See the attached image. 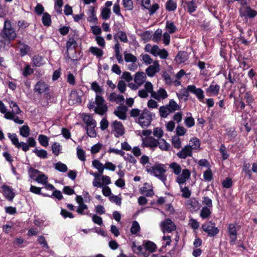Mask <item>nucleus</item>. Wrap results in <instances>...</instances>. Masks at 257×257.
Returning a JSON list of instances; mask_svg holds the SVG:
<instances>
[{
	"label": "nucleus",
	"instance_id": "obj_43",
	"mask_svg": "<svg viewBox=\"0 0 257 257\" xmlns=\"http://www.w3.org/2000/svg\"><path fill=\"white\" fill-rule=\"evenodd\" d=\"M19 48L22 56L26 55L30 50V47L25 44L20 43Z\"/></svg>",
	"mask_w": 257,
	"mask_h": 257
},
{
	"label": "nucleus",
	"instance_id": "obj_1",
	"mask_svg": "<svg viewBox=\"0 0 257 257\" xmlns=\"http://www.w3.org/2000/svg\"><path fill=\"white\" fill-rule=\"evenodd\" d=\"M169 168L171 172L177 176L175 181L179 185H183L190 178L191 172L188 169H182L178 163L173 162L169 164Z\"/></svg>",
	"mask_w": 257,
	"mask_h": 257
},
{
	"label": "nucleus",
	"instance_id": "obj_5",
	"mask_svg": "<svg viewBox=\"0 0 257 257\" xmlns=\"http://www.w3.org/2000/svg\"><path fill=\"white\" fill-rule=\"evenodd\" d=\"M103 98L99 94H96L95 103L96 106L94 108V111L100 115H103L108 110L107 106L104 103Z\"/></svg>",
	"mask_w": 257,
	"mask_h": 257
},
{
	"label": "nucleus",
	"instance_id": "obj_61",
	"mask_svg": "<svg viewBox=\"0 0 257 257\" xmlns=\"http://www.w3.org/2000/svg\"><path fill=\"white\" fill-rule=\"evenodd\" d=\"M162 31L161 29L157 30L154 33L153 37V41L155 42H158L162 37Z\"/></svg>",
	"mask_w": 257,
	"mask_h": 257
},
{
	"label": "nucleus",
	"instance_id": "obj_44",
	"mask_svg": "<svg viewBox=\"0 0 257 257\" xmlns=\"http://www.w3.org/2000/svg\"><path fill=\"white\" fill-rule=\"evenodd\" d=\"M30 128L27 125H24L20 128V134L24 138L28 137L30 135Z\"/></svg>",
	"mask_w": 257,
	"mask_h": 257
},
{
	"label": "nucleus",
	"instance_id": "obj_58",
	"mask_svg": "<svg viewBox=\"0 0 257 257\" xmlns=\"http://www.w3.org/2000/svg\"><path fill=\"white\" fill-rule=\"evenodd\" d=\"M185 60V55L183 52H179L175 57V61L179 64L184 62Z\"/></svg>",
	"mask_w": 257,
	"mask_h": 257
},
{
	"label": "nucleus",
	"instance_id": "obj_33",
	"mask_svg": "<svg viewBox=\"0 0 257 257\" xmlns=\"http://www.w3.org/2000/svg\"><path fill=\"white\" fill-rule=\"evenodd\" d=\"M167 106L169 109L170 110L171 113H173L176 110L180 109V106L174 99H171L168 104L165 105Z\"/></svg>",
	"mask_w": 257,
	"mask_h": 257
},
{
	"label": "nucleus",
	"instance_id": "obj_4",
	"mask_svg": "<svg viewBox=\"0 0 257 257\" xmlns=\"http://www.w3.org/2000/svg\"><path fill=\"white\" fill-rule=\"evenodd\" d=\"M153 114L147 109L143 110L138 118V123L142 127L149 126L152 120Z\"/></svg>",
	"mask_w": 257,
	"mask_h": 257
},
{
	"label": "nucleus",
	"instance_id": "obj_54",
	"mask_svg": "<svg viewBox=\"0 0 257 257\" xmlns=\"http://www.w3.org/2000/svg\"><path fill=\"white\" fill-rule=\"evenodd\" d=\"M35 181L38 183L45 185L48 182V177L44 174H39Z\"/></svg>",
	"mask_w": 257,
	"mask_h": 257
},
{
	"label": "nucleus",
	"instance_id": "obj_20",
	"mask_svg": "<svg viewBox=\"0 0 257 257\" xmlns=\"http://www.w3.org/2000/svg\"><path fill=\"white\" fill-rule=\"evenodd\" d=\"M168 97L167 91L164 88H160L157 91H154L152 94V97L160 101Z\"/></svg>",
	"mask_w": 257,
	"mask_h": 257
},
{
	"label": "nucleus",
	"instance_id": "obj_11",
	"mask_svg": "<svg viewBox=\"0 0 257 257\" xmlns=\"http://www.w3.org/2000/svg\"><path fill=\"white\" fill-rule=\"evenodd\" d=\"M162 231L164 232H171L176 228L175 224L170 218H167L160 223Z\"/></svg>",
	"mask_w": 257,
	"mask_h": 257
},
{
	"label": "nucleus",
	"instance_id": "obj_30",
	"mask_svg": "<svg viewBox=\"0 0 257 257\" xmlns=\"http://www.w3.org/2000/svg\"><path fill=\"white\" fill-rule=\"evenodd\" d=\"M83 120L87 126H93V127H96V121L90 115L85 114L83 117Z\"/></svg>",
	"mask_w": 257,
	"mask_h": 257
},
{
	"label": "nucleus",
	"instance_id": "obj_35",
	"mask_svg": "<svg viewBox=\"0 0 257 257\" xmlns=\"http://www.w3.org/2000/svg\"><path fill=\"white\" fill-rule=\"evenodd\" d=\"M167 106L163 105L160 107L159 109V114L162 118H166L168 115L171 113L170 110Z\"/></svg>",
	"mask_w": 257,
	"mask_h": 257
},
{
	"label": "nucleus",
	"instance_id": "obj_17",
	"mask_svg": "<svg viewBox=\"0 0 257 257\" xmlns=\"http://www.w3.org/2000/svg\"><path fill=\"white\" fill-rule=\"evenodd\" d=\"M187 90L195 94L200 101L204 99V92L200 88H197L194 85H190L187 86Z\"/></svg>",
	"mask_w": 257,
	"mask_h": 257
},
{
	"label": "nucleus",
	"instance_id": "obj_52",
	"mask_svg": "<svg viewBox=\"0 0 257 257\" xmlns=\"http://www.w3.org/2000/svg\"><path fill=\"white\" fill-rule=\"evenodd\" d=\"M132 249L134 251L135 253H136L137 254H143L144 253V247L143 246L141 245H137L136 243L134 242L133 243L132 246Z\"/></svg>",
	"mask_w": 257,
	"mask_h": 257
},
{
	"label": "nucleus",
	"instance_id": "obj_28",
	"mask_svg": "<svg viewBox=\"0 0 257 257\" xmlns=\"http://www.w3.org/2000/svg\"><path fill=\"white\" fill-rule=\"evenodd\" d=\"M185 4L186 6L187 10L189 13H192L196 10L197 5L195 0L185 2Z\"/></svg>",
	"mask_w": 257,
	"mask_h": 257
},
{
	"label": "nucleus",
	"instance_id": "obj_59",
	"mask_svg": "<svg viewBox=\"0 0 257 257\" xmlns=\"http://www.w3.org/2000/svg\"><path fill=\"white\" fill-rule=\"evenodd\" d=\"M55 168L61 172H65L67 170V166L65 164L62 163L61 162L57 163L55 165Z\"/></svg>",
	"mask_w": 257,
	"mask_h": 257
},
{
	"label": "nucleus",
	"instance_id": "obj_23",
	"mask_svg": "<svg viewBox=\"0 0 257 257\" xmlns=\"http://www.w3.org/2000/svg\"><path fill=\"white\" fill-rule=\"evenodd\" d=\"M144 146L151 149L156 148L158 146L159 140L153 137H149L143 141Z\"/></svg>",
	"mask_w": 257,
	"mask_h": 257
},
{
	"label": "nucleus",
	"instance_id": "obj_47",
	"mask_svg": "<svg viewBox=\"0 0 257 257\" xmlns=\"http://www.w3.org/2000/svg\"><path fill=\"white\" fill-rule=\"evenodd\" d=\"M166 29L169 34H173L176 32L177 29L176 26L172 22L167 21L166 24Z\"/></svg>",
	"mask_w": 257,
	"mask_h": 257
},
{
	"label": "nucleus",
	"instance_id": "obj_27",
	"mask_svg": "<svg viewBox=\"0 0 257 257\" xmlns=\"http://www.w3.org/2000/svg\"><path fill=\"white\" fill-rule=\"evenodd\" d=\"M87 15L88 16L87 18L88 21L94 24L96 23L97 19L95 15V11L94 7H90L89 8L87 12Z\"/></svg>",
	"mask_w": 257,
	"mask_h": 257
},
{
	"label": "nucleus",
	"instance_id": "obj_39",
	"mask_svg": "<svg viewBox=\"0 0 257 257\" xmlns=\"http://www.w3.org/2000/svg\"><path fill=\"white\" fill-rule=\"evenodd\" d=\"M92 166L96 168L101 174L103 173L104 169V165H103L98 160H94L92 161Z\"/></svg>",
	"mask_w": 257,
	"mask_h": 257
},
{
	"label": "nucleus",
	"instance_id": "obj_53",
	"mask_svg": "<svg viewBox=\"0 0 257 257\" xmlns=\"http://www.w3.org/2000/svg\"><path fill=\"white\" fill-rule=\"evenodd\" d=\"M172 143L174 147L176 149H179L181 148V141L178 136H174L172 137Z\"/></svg>",
	"mask_w": 257,
	"mask_h": 257
},
{
	"label": "nucleus",
	"instance_id": "obj_26",
	"mask_svg": "<svg viewBox=\"0 0 257 257\" xmlns=\"http://www.w3.org/2000/svg\"><path fill=\"white\" fill-rule=\"evenodd\" d=\"M220 86L218 84H214L213 82L207 89L206 93L210 96H216L219 93Z\"/></svg>",
	"mask_w": 257,
	"mask_h": 257
},
{
	"label": "nucleus",
	"instance_id": "obj_38",
	"mask_svg": "<svg viewBox=\"0 0 257 257\" xmlns=\"http://www.w3.org/2000/svg\"><path fill=\"white\" fill-rule=\"evenodd\" d=\"M118 38L121 42L126 43L128 41V39L126 33L124 32L119 31L117 32V34L114 36L115 40Z\"/></svg>",
	"mask_w": 257,
	"mask_h": 257
},
{
	"label": "nucleus",
	"instance_id": "obj_12",
	"mask_svg": "<svg viewBox=\"0 0 257 257\" xmlns=\"http://www.w3.org/2000/svg\"><path fill=\"white\" fill-rule=\"evenodd\" d=\"M227 232L229 237L230 244L231 245L235 244L237 234L235 225L233 223L229 224Z\"/></svg>",
	"mask_w": 257,
	"mask_h": 257
},
{
	"label": "nucleus",
	"instance_id": "obj_34",
	"mask_svg": "<svg viewBox=\"0 0 257 257\" xmlns=\"http://www.w3.org/2000/svg\"><path fill=\"white\" fill-rule=\"evenodd\" d=\"M146 51L150 52L155 56H157L161 49L157 45H154L153 47H151L150 44H148L146 47Z\"/></svg>",
	"mask_w": 257,
	"mask_h": 257
},
{
	"label": "nucleus",
	"instance_id": "obj_55",
	"mask_svg": "<svg viewBox=\"0 0 257 257\" xmlns=\"http://www.w3.org/2000/svg\"><path fill=\"white\" fill-rule=\"evenodd\" d=\"M140 230V226L139 223L137 221H134L131 228V232L132 234H137Z\"/></svg>",
	"mask_w": 257,
	"mask_h": 257
},
{
	"label": "nucleus",
	"instance_id": "obj_22",
	"mask_svg": "<svg viewBox=\"0 0 257 257\" xmlns=\"http://www.w3.org/2000/svg\"><path fill=\"white\" fill-rule=\"evenodd\" d=\"M108 100L111 102H115L117 104H122L124 102V98L122 95L112 92L108 97Z\"/></svg>",
	"mask_w": 257,
	"mask_h": 257
},
{
	"label": "nucleus",
	"instance_id": "obj_29",
	"mask_svg": "<svg viewBox=\"0 0 257 257\" xmlns=\"http://www.w3.org/2000/svg\"><path fill=\"white\" fill-rule=\"evenodd\" d=\"M89 51L98 59L101 58L103 55V50L97 47H90Z\"/></svg>",
	"mask_w": 257,
	"mask_h": 257
},
{
	"label": "nucleus",
	"instance_id": "obj_21",
	"mask_svg": "<svg viewBox=\"0 0 257 257\" xmlns=\"http://www.w3.org/2000/svg\"><path fill=\"white\" fill-rule=\"evenodd\" d=\"M192 155V151L187 145L177 153V157L180 159H186L188 157H191Z\"/></svg>",
	"mask_w": 257,
	"mask_h": 257
},
{
	"label": "nucleus",
	"instance_id": "obj_6",
	"mask_svg": "<svg viewBox=\"0 0 257 257\" xmlns=\"http://www.w3.org/2000/svg\"><path fill=\"white\" fill-rule=\"evenodd\" d=\"M12 109V111H8L6 115H5L4 117L7 119L14 120L16 123L23 124L24 122V120L19 119L18 116H16V114H20L22 112L19 106L17 105Z\"/></svg>",
	"mask_w": 257,
	"mask_h": 257
},
{
	"label": "nucleus",
	"instance_id": "obj_14",
	"mask_svg": "<svg viewBox=\"0 0 257 257\" xmlns=\"http://www.w3.org/2000/svg\"><path fill=\"white\" fill-rule=\"evenodd\" d=\"M34 90L38 94L48 93L49 91V86L44 81H39L34 86Z\"/></svg>",
	"mask_w": 257,
	"mask_h": 257
},
{
	"label": "nucleus",
	"instance_id": "obj_10",
	"mask_svg": "<svg viewBox=\"0 0 257 257\" xmlns=\"http://www.w3.org/2000/svg\"><path fill=\"white\" fill-rule=\"evenodd\" d=\"M153 85L151 82L147 81L144 85V88L138 91V96L142 98H145L148 97L149 93L152 94L154 92Z\"/></svg>",
	"mask_w": 257,
	"mask_h": 257
},
{
	"label": "nucleus",
	"instance_id": "obj_50",
	"mask_svg": "<svg viewBox=\"0 0 257 257\" xmlns=\"http://www.w3.org/2000/svg\"><path fill=\"white\" fill-rule=\"evenodd\" d=\"M76 211L81 215L87 214L89 215V214L88 210V206L86 204L79 205Z\"/></svg>",
	"mask_w": 257,
	"mask_h": 257
},
{
	"label": "nucleus",
	"instance_id": "obj_36",
	"mask_svg": "<svg viewBox=\"0 0 257 257\" xmlns=\"http://www.w3.org/2000/svg\"><path fill=\"white\" fill-rule=\"evenodd\" d=\"M211 208L203 207L200 211V216L202 219H206L209 217L211 213Z\"/></svg>",
	"mask_w": 257,
	"mask_h": 257
},
{
	"label": "nucleus",
	"instance_id": "obj_25",
	"mask_svg": "<svg viewBox=\"0 0 257 257\" xmlns=\"http://www.w3.org/2000/svg\"><path fill=\"white\" fill-rule=\"evenodd\" d=\"M3 194L5 197L10 201H12L15 197V193L12 188L8 186L3 185L2 186Z\"/></svg>",
	"mask_w": 257,
	"mask_h": 257
},
{
	"label": "nucleus",
	"instance_id": "obj_56",
	"mask_svg": "<svg viewBox=\"0 0 257 257\" xmlns=\"http://www.w3.org/2000/svg\"><path fill=\"white\" fill-rule=\"evenodd\" d=\"M189 91H188L187 87L186 90H184L183 92L177 93V95L180 100L186 101L187 100L189 97Z\"/></svg>",
	"mask_w": 257,
	"mask_h": 257
},
{
	"label": "nucleus",
	"instance_id": "obj_57",
	"mask_svg": "<svg viewBox=\"0 0 257 257\" xmlns=\"http://www.w3.org/2000/svg\"><path fill=\"white\" fill-rule=\"evenodd\" d=\"M91 89L96 92V94H98L102 92V88L96 81L93 82L91 85Z\"/></svg>",
	"mask_w": 257,
	"mask_h": 257
},
{
	"label": "nucleus",
	"instance_id": "obj_60",
	"mask_svg": "<svg viewBox=\"0 0 257 257\" xmlns=\"http://www.w3.org/2000/svg\"><path fill=\"white\" fill-rule=\"evenodd\" d=\"M187 132V130L182 126L178 125L176 128V136L178 137L184 136Z\"/></svg>",
	"mask_w": 257,
	"mask_h": 257
},
{
	"label": "nucleus",
	"instance_id": "obj_63",
	"mask_svg": "<svg viewBox=\"0 0 257 257\" xmlns=\"http://www.w3.org/2000/svg\"><path fill=\"white\" fill-rule=\"evenodd\" d=\"M61 146L58 143H55L52 145V151L55 156H58L60 154Z\"/></svg>",
	"mask_w": 257,
	"mask_h": 257
},
{
	"label": "nucleus",
	"instance_id": "obj_64",
	"mask_svg": "<svg viewBox=\"0 0 257 257\" xmlns=\"http://www.w3.org/2000/svg\"><path fill=\"white\" fill-rule=\"evenodd\" d=\"M164 132L160 127H155L153 130V135L154 137L160 139L163 135Z\"/></svg>",
	"mask_w": 257,
	"mask_h": 257
},
{
	"label": "nucleus",
	"instance_id": "obj_37",
	"mask_svg": "<svg viewBox=\"0 0 257 257\" xmlns=\"http://www.w3.org/2000/svg\"><path fill=\"white\" fill-rule=\"evenodd\" d=\"M159 148L163 151H168L169 150L170 145L164 139L159 140L158 146Z\"/></svg>",
	"mask_w": 257,
	"mask_h": 257
},
{
	"label": "nucleus",
	"instance_id": "obj_9",
	"mask_svg": "<svg viewBox=\"0 0 257 257\" xmlns=\"http://www.w3.org/2000/svg\"><path fill=\"white\" fill-rule=\"evenodd\" d=\"M8 138L11 140L12 144L18 149L21 148L24 152L28 151V147L27 143L23 142H19L17 136L16 134L9 133Z\"/></svg>",
	"mask_w": 257,
	"mask_h": 257
},
{
	"label": "nucleus",
	"instance_id": "obj_7",
	"mask_svg": "<svg viewBox=\"0 0 257 257\" xmlns=\"http://www.w3.org/2000/svg\"><path fill=\"white\" fill-rule=\"evenodd\" d=\"M239 12L241 17L247 19H253L257 16V11L252 9L249 6L241 7L239 10Z\"/></svg>",
	"mask_w": 257,
	"mask_h": 257
},
{
	"label": "nucleus",
	"instance_id": "obj_31",
	"mask_svg": "<svg viewBox=\"0 0 257 257\" xmlns=\"http://www.w3.org/2000/svg\"><path fill=\"white\" fill-rule=\"evenodd\" d=\"M33 64L36 67H40L45 64L44 58L39 55H35L33 58Z\"/></svg>",
	"mask_w": 257,
	"mask_h": 257
},
{
	"label": "nucleus",
	"instance_id": "obj_46",
	"mask_svg": "<svg viewBox=\"0 0 257 257\" xmlns=\"http://www.w3.org/2000/svg\"><path fill=\"white\" fill-rule=\"evenodd\" d=\"M42 22L44 26L48 27L51 24V19L50 15L47 13H44L42 16Z\"/></svg>",
	"mask_w": 257,
	"mask_h": 257
},
{
	"label": "nucleus",
	"instance_id": "obj_40",
	"mask_svg": "<svg viewBox=\"0 0 257 257\" xmlns=\"http://www.w3.org/2000/svg\"><path fill=\"white\" fill-rule=\"evenodd\" d=\"M144 247L149 252H153L156 249V245L154 242L149 241L144 244Z\"/></svg>",
	"mask_w": 257,
	"mask_h": 257
},
{
	"label": "nucleus",
	"instance_id": "obj_19",
	"mask_svg": "<svg viewBox=\"0 0 257 257\" xmlns=\"http://www.w3.org/2000/svg\"><path fill=\"white\" fill-rule=\"evenodd\" d=\"M127 108L125 105H120L117 107L114 111V114L117 116L119 119L124 120L126 118V112Z\"/></svg>",
	"mask_w": 257,
	"mask_h": 257
},
{
	"label": "nucleus",
	"instance_id": "obj_41",
	"mask_svg": "<svg viewBox=\"0 0 257 257\" xmlns=\"http://www.w3.org/2000/svg\"><path fill=\"white\" fill-rule=\"evenodd\" d=\"M124 59L126 62H137V57L131 53L124 52Z\"/></svg>",
	"mask_w": 257,
	"mask_h": 257
},
{
	"label": "nucleus",
	"instance_id": "obj_45",
	"mask_svg": "<svg viewBox=\"0 0 257 257\" xmlns=\"http://www.w3.org/2000/svg\"><path fill=\"white\" fill-rule=\"evenodd\" d=\"M180 185V189L182 192V196L185 198H188L190 197L191 192L188 187H183L182 185Z\"/></svg>",
	"mask_w": 257,
	"mask_h": 257
},
{
	"label": "nucleus",
	"instance_id": "obj_24",
	"mask_svg": "<svg viewBox=\"0 0 257 257\" xmlns=\"http://www.w3.org/2000/svg\"><path fill=\"white\" fill-rule=\"evenodd\" d=\"M146 75L143 72H139L135 74L134 80V82L138 84L139 86H141L146 80Z\"/></svg>",
	"mask_w": 257,
	"mask_h": 257
},
{
	"label": "nucleus",
	"instance_id": "obj_2",
	"mask_svg": "<svg viewBox=\"0 0 257 257\" xmlns=\"http://www.w3.org/2000/svg\"><path fill=\"white\" fill-rule=\"evenodd\" d=\"M147 172L153 175L164 183L167 181V167L165 164L157 163L149 168L147 167Z\"/></svg>",
	"mask_w": 257,
	"mask_h": 257
},
{
	"label": "nucleus",
	"instance_id": "obj_8",
	"mask_svg": "<svg viewBox=\"0 0 257 257\" xmlns=\"http://www.w3.org/2000/svg\"><path fill=\"white\" fill-rule=\"evenodd\" d=\"M8 138L11 140L12 144L18 149L21 148L24 152L28 151V147L27 143L23 142H19L17 136L16 134L9 133Z\"/></svg>",
	"mask_w": 257,
	"mask_h": 257
},
{
	"label": "nucleus",
	"instance_id": "obj_15",
	"mask_svg": "<svg viewBox=\"0 0 257 257\" xmlns=\"http://www.w3.org/2000/svg\"><path fill=\"white\" fill-rule=\"evenodd\" d=\"M112 131L115 132L114 136L116 138L122 136L124 134V127L121 122L117 120L114 121L112 124Z\"/></svg>",
	"mask_w": 257,
	"mask_h": 257
},
{
	"label": "nucleus",
	"instance_id": "obj_13",
	"mask_svg": "<svg viewBox=\"0 0 257 257\" xmlns=\"http://www.w3.org/2000/svg\"><path fill=\"white\" fill-rule=\"evenodd\" d=\"M203 230L208 233L209 236H214L219 232V229L215 226L214 223L209 222L202 225Z\"/></svg>",
	"mask_w": 257,
	"mask_h": 257
},
{
	"label": "nucleus",
	"instance_id": "obj_32",
	"mask_svg": "<svg viewBox=\"0 0 257 257\" xmlns=\"http://www.w3.org/2000/svg\"><path fill=\"white\" fill-rule=\"evenodd\" d=\"M189 146L191 150H197L200 148V141L197 138H193L189 141V144L187 145Z\"/></svg>",
	"mask_w": 257,
	"mask_h": 257
},
{
	"label": "nucleus",
	"instance_id": "obj_48",
	"mask_svg": "<svg viewBox=\"0 0 257 257\" xmlns=\"http://www.w3.org/2000/svg\"><path fill=\"white\" fill-rule=\"evenodd\" d=\"M49 139L46 136L40 135L38 137V141L40 144L43 147H47L49 145Z\"/></svg>",
	"mask_w": 257,
	"mask_h": 257
},
{
	"label": "nucleus",
	"instance_id": "obj_16",
	"mask_svg": "<svg viewBox=\"0 0 257 257\" xmlns=\"http://www.w3.org/2000/svg\"><path fill=\"white\" fill-rule=\"evenodd\" d=\"M187 208L191 212L197 211L200 208V203L195 198H191L185 202Z\"/></svg>",
	"mask_w": 257,
	"mask_h": 257
},
{
	"label": "nucleus",
	"instance_id": "obj_62",
	"mask_svg": "<svg viewBox=\"0 0 257 257\" xmlns=\"http://www.w3.org/2000/svg\"><path fill=\"white\" fill-rule=\"evenodd\" d=\"M110 10L107 8H103L101 13V16L103 20L108 19L110 17Z\"/></svg>",
	"mask_w": 257,
	"mask_h": 257
},
{
	"label": "nucleus",
	"instance_id": "obj_18",
	"mask_svg": "<svg viewBox=\"0 0 257 257\" xmlns=\"http://www.w3.org/2000/svg\"><path fill=\"white\" fill-rule=\"evenodd\" d=\"M160 71V65L157 61L153 62V64L148 67L146 70V74L152 77Z\"/></svg>",
	"mask_w": 257,
	"mask_h": 257
},
{
	"label": "nucleus",
	"instance_id": "obj_49",
	"mask_svg": "<svg viewBox=\"0 0 257 257\" xmlns=\"http://www.w3.org/2000/svg\"><path fill=\"white\" fill-rule=\"evenodd\" d=\"M33 152L40 158L46 159L47 158V152L44 150H38V149H35Z\"/></svg>",
	"mask_w": 257,
	"mask_h": 257
},
{
	"label": "nucleus",
	"instance_id": "obj_42",
	"mask_svg": "<svg viewBox=\"0 0 257 257\" xmlns=\"http://www.w3.org/2000/svg\"><path fill=\"white\" fill-rule=\"evenodd\" d=\"M177 8V3L174 0H168L166 4V9L168 11H174Z\"/></svg>",
	"mask_w": 257,
	"mask_h": 257
},
{
	"label": "nucleus",
	"instance_id": "obj_3",
	"mask_svg": "<svg viewBox=\"0 0 257 257\" xmlns=\"http://www.w3.org/2000/svg\"><path fill=\"white\" fill-rule=\"evenodd\" d=\"M17 34L14 29L12 27L11 22L9 21H5L4 27L3 28L2 37L8 42H10L12 40L16 37Z\"/></svg>",
	"mask_w": 257,
	"mask_h": 257
},
{
	"label": "nucleus",
	"instance_id": "obj_51",
	"mask_svg": "<svg viewBox=\"0 0 257 257\" xmlns=\"http://www.w3.org/2000/svg\"><path fill=\"white\" fill-rule=\"evenodd\" d=\"M77 46V42L73 38H69L66 43V47L67 50L75 49Z\"/></svg>",
	"mask_w": 257,
	"mask_h": 257
}]
</instances>
